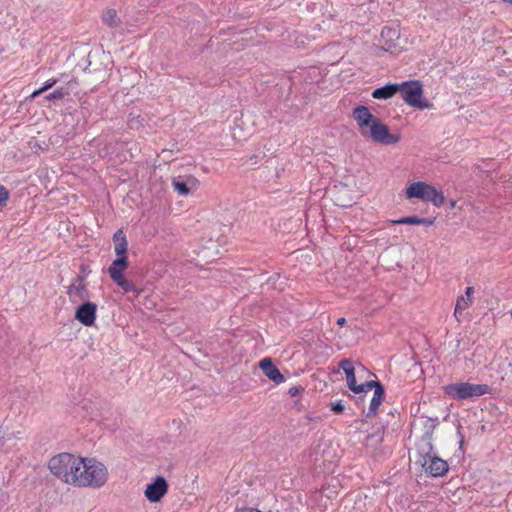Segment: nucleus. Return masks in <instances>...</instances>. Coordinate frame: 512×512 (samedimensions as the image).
I'll list each match as a JSON object with an SVG mask.
<instances>
[{
	"instance_id": "nucleus-27",
	"label": "nucleus",
	"mask_w": 512,
	"mask_h": 512,
	"mask_svg": "<svg viewBox=\"0 0 512 512\" xmlns=\"http://www.w3.org/2000/svg\"><path fill=\"white\" fill-rule=\"evenodd\" d=\"M173 185H174L175 190L179 194L187 195L189 193V188L187 187V185L185 183L174 181Z\"/></svg>"
},
{
	"instance_id": "nucleus-37",
	"label": "nucleus",
	"mask_w": 512,
	"mask_h": 512,
	"mask_svg": "<svg viewBox=\"0 0 512 512\" xmlns=\"http://www.w3.org/2000/svg\"><path fill=\"white\" fill-rule=\"evenodd\" d=\"M81 270H82V272H84L86 274L90 273L89 266H87V265H81Z\"/></svg>"
},
{
	"instance_id": "nucleus-17",
	"label": "nucleus",
	"mask_w": 512,
	"mask_h": 512,
	"mask_svg": "<svg viewBox=\"0 0 512 512\" xmlns=\"http://www.w3.org/2000/svg\"><path fill=\"white\" fill-rule=\"evenodd\" d=\"M399 31L395 28L384 27L381 31V37L385 40V50H390L395 46V41L399 39Z\"/></svg>"
},
{
	"instance_id": "nucleus-25",
	"label": "nucleus",
	"mask_w": 512,
	"mask_h": 512,
	"mask_svg": "<svg viewBox=\"0 0 512 512\" xmlns=\"http://www.w3.org/2000/svg\"><path fill=\"white\" fill-rule=\"evenodd\" d=\"M68 93L65 92L62 88L56 89L53 92L46 95V100L48 101H54V100H61L67 95Z\"/></svg>"
},
{
	"instance_id": "nucleus-31",
	"label": "nucleus",
	"mask_w": 512,
	"mask_h": 512,
	"mask_svg": "<svg viewBox=\"0 0 512 512\" xmlns=\"http://www.w3.org/2000/svg\"><path fill=\"white\" fill-rule=\"evenodd\" d=\"M436 218H419V225L432 226Z\"/></svg>"
},
{
	"instance_id": "nucleus-15",
	"label": "nucleus",
	"mask_w": 512,
	"mask_h": 512,
	"mask_svg": "<svg viewBox=\"0 0 512 512\" xmlns=\"http://www.w3.org/2000/svg\"><path fill=\"white\" fill-rule=\"evenodd\" d=\"M385 398V389L378 387L377 390L374 391L373 397L370 401L368 412L366 413V417L375 416L377 414L378 408L380 404L383 402Z\"/></svg>"
},
{
	"instance_id": "nucleus-28",
	"label": "nucleus",
	"mask_w": 512,
	"mask_h": 512,
	"mask_svg": "<svg viewBox=\"0 0 512 512\" xmlns=\"http://www.w3.org/2000/svg\"><path fill=\"white\" fill-rule=\"evenodd\" d=\"M12 434L8 433L6 429L0 426V448L5 446L6 440L11 439Z\"/></svg>"
},
{
	"instance_id": "nucleus-23",
	"label": "nucleus",
	"mask_w": 512,
	"mask_h": 512,
	"mask_svg": "<svg viewBox=\"0 0 512 512\" xmlns=\"http://www.w3.org/2000/svg\"><path fill=\"white\" fill-rule=\"evenodd\" d=\"M419 218L420 217L413 215V216L403 217L398 220H392L391 223L394 225H402V224L419 225Z\"/></svg>"
},
{
	"instance_id": "nucleus-33",
	"label": "nucleus",
	"mask_w": 512,
	"mask_h": 512,
	"mask_svg": "<svg viewBox=\"0 0 512 512\" xmlns=\"http://www.w3.org/2000/svg\"><path fill=\"white\" fill-rule=\"evenodd\" d=\"M457 434H458V436L460 438L459 447H460V449H462L463 445H464V435L461 432V427L460 426L457 428Z\"/></svg>"
},
{
	"instance_id": "nucleus-13",
	"label": "nucleus",
	"mask_w": 512,
	"mask_h": 512,
	"mask_svg": "<svg viewBox=\"0 0 512 512\" xmlns=\"http://www.w3.org/2000/svg\"><path fill=\"white\" fill-rule=\"evenodd\" d=\"M399 83H388L383 87L376 88L372 92V97L375 99H389L399 93Z\"/></svg>"
},
{
	"instance_id": "nucleus-36",
	"label": "nucleus",
	"mask_w": 512,
	"mask_h": 512,
	"mask_svg": "<svg viewBox=\"0 0 512 512\" xmlns=\"http://www.w3.org/2000/svg\"><path fill=\"white\" fill-rule=\"evenodd\" d=\"M42 93H44V92L42 91V89H41V88H39V89L35 90V91H34V92L29 96V99H30V100H34L36 97H38V96H39V95H41Z\"/></svg>"
},
{
	"instance_id": "nucleus-20",
	"label": "nucleus",
	"mask_w": 512,
	"mask_h": 512,
	"mask_svg": "<svg viewBox=\"0 0 512 512\" xmlns=\"http://www.w3.org/2000/svg\"><path fill=\"white\" fill-rule=\"evenodd\" d=\"M101 20L110 28H115L120 24L117 11L113 8L105 9L101 15Z\"/></svg>"
},
{
	"instance_id": "nucleus-45",
	"label": "nucleus",
	"mask_w": 512,
	"mask_h": 512,
	"mask_svg": "<svg viewBox=\"0 0 512 512\" xmlns=\"http://www.w3.org/2000/svg\"><path fill=\"white\" fill-rule=\"evenodd\" d=\"M509 4L512 6V2H511V3H509Z\"/></svg>"
},
{
	"instance_id": "nucleus-4",
	"label": "nucleus",
	"mask_w": 512,
	"mask_h": 512,
	"mask_svg": "<svg viewBox=\"0 0 512 512\" xmlns=\"http://www.w3.org/2000/svg\"><path fill=\"white\" fill-rule=\"evenodd\" d=\"M491 388L487 384H472L459 382L448 384L444 387L447 395L456 400L478 397L490 393Z\"/></svg>"
},
{
	"instance_id": "nucleus-12",
	"label": "nucleus",
	"mask_w": 512,
	"mask_h": 512,
	"mask_svg": "<svg viewBox=\"0 0 512 512\" xmlns=\"http://www.w3.org/2000/svg\"><path fill=\"white\" fill-rule=\"evenodd\" d=\"M259 367L263 371L264 375L276 384L284 382L285 378L280 370L273 363L271 358H263L259 362Z\"/></svg>"
},
{
	"instance_id": "nucleus-35",
	"label": "nucleus",
	"mask_w": 512,
	"mask_h": 512,
	"mask_svg": "<svg viewBox=\"0 0 512 512\" xmlns=\"http://www.w3.org/2000/svg\"><path fill=\"white\" fill-rule=\"evenodd\" d=\"M237 512H262V511L257 508L245 507V508L237 510Z\"/></svg>"
},
{
	"instance_id": "nucleus-39",
	"label": "nucleus",
	"mask_w": 512,
	"mask_h": 512,
	"mask_svg": "<svg viewBox=\"0 0 512 512\" xmlns=\"http://www.w3.org/2000/svg\"><path fill=\"white\" fill-rule=\"evenodd\" d=\"M281 170L283 171V168H281ZM274 173L275 177L278 178L280 176V169H278V167H274Z\"/></svg>"
},
{
	"instance_id": "nucleus-1",
	"label": "nucleus",
	"mask_w": 512,
	"mask_h": 512,
	"mask_svg": "<svg viewBox=\"0 0 512 512\" xmlns=\"http://www.w3.org/2000/svg\"><path fill=\"white\" fill-rule=\"evenodd\" d=\"M47 466L55 478L73 488L99 489L109 479L107 466L92 457L61 452L52 456Z\"/></svg>"
},
{
	"instance_id": "nucleus-7",
	"label": "nucleus",
	"mask_w": 512,
	"mask_h": 512,
	"mask_svg": "<svg viewBox=\"0 0 512 512\" xmlns=\"http://www.w3.org/2000/svg\"><path fill=\"white\" fill-rule=\"evenodd\" d=\"M367 136L371 137L374 142L384 145H393L400 140V136L391 134L388 127L379 118L375 119L373 124L370 125Z\"/></svg>"
},
{
	"instance_id": "nucleus-38",
	"label": "nucleus",
	"mask_w": 512,
	"mask_h": 512,
	"mask_svg": "<svg viewBox=\"0 0 512 512\" xmlns=\"http://www.w3.org/2000/svg\"><path fill=\"white\" fill-rule=\"evenodd\" d=\"M345 323H346V319H345V318H343V317H341V318H339V319L337 320V324H338L339 326H344V324H345Z\"/></svg>"
},
{
	"instance_id": "nucleus-43",
	"label": "nucleus",
	"mask_w": 512,
	"mask_h": 512,
	"mask_svg": "<svg viewBox=\"0 0 512 512\" xmlns=\"http://www.w3.org/2000/svg\"><path fill=\"white\" fill-rule=\"evenodd\" d=\"M204 173H208V170L205 167H202Z\"/></svg>"
},
{
	"instance_id": "nucleus-44",
	"label": "nucleus",
	"mask_w": 512,
	"mask_h": 512,
	"mask_svg": "<svg viewBox=\"0 0 512 512\" xmlns=\"http://www.w3.org/2000/svg\"><path fill=\"white\" fill-rule=\"evenodd\" d=\"M510 314H511V317H512V309H511V312H510Z\"/></svg>"
},
{
	"instance_id": "nucleus-18",
	"label": "nucleus",
	"mask_w": 512,
	"mask_h": 512,
	"mask_svg": "<svg viewBox=\"0 0 512 512\" xmlns=\"http://www.w3.org/2000/svg\"><path fill=\"white\" fill-rule=\"evenodd\" d=\"M424 201L432 202L435 206L440 207L445 200L444 194L437 190L434 186L428 185Z\"/></svg>"
},
{
	"instance_id": "nucleus-10",
	"label": "nucleus",
	"mask_w": 512,
	"mask_h": 512,
	"mask_svg": "<svg viewBox=\"0 0 512 512\" xmlns=\"http://www.w3.org/2000/svg\"><path fill=\"white\" fill-rule=\"evenodd\" d=\"M353 118L360 127L361 134L367 136L368 128L373 124L375 117L366 106L360 105L353 110Z\"/></svg>"
},
{
	"instance_id": "nucleus-22",
	"label": "nucleus",
	"mask_w": 512,
	"mask_h": 512,
	"mask_svg": "<svg viewBox=\"0 0 512 512\" xmlns=\"http://www.w3.org/2000/svg\"><path fill=\"white\" fill-rule=\"evenodd\" d=\"M348 387L355 394H359V396L355 398L356 399V403H360L361 401L364 400V398H365L367 393L365 391L363 383L362 384H357V382H355L353 385H350Z\"/></svg>"
},
{
	"instance_id": "nucleus-16",
	"label": "nucleus",
	"mask_w": 512,
	"mask_h": 512,
	"mask_svg": "<svg viewBox=\"0 0 512 512\" xmlns=\"http://www.w3.org/2000/svg\"><path fill=\"white\" fill-rule=\"evenodd\" d=\"M428 185L429 184L422 181L412 183L406 190L407 197L418 198L423 200L425 198Z\"/></svg>"
},
{
	"instance_id": "nucleus-34",
	"label": "nucleus",
	"mask_w": 512,
	"mask_h": 512,
	"mask_svg": "<svg viewBox=\"0 0 512 512\" xmlns=\"http://www.w3.org/2000/svg\"><path fill=\"white\" fill-rule=\"evenodd\" d=\"M473 293H474V288L472 286L467 287L466 291H465V294H466L465 299H471L472 300Z\"/></svg>"
},
{
	"instance_id": "nucleus-24",
	"label": "nucleus",
	"mask_w": 512,
	"mask_h": 512,
	"mask_svg": "<svg viewBox=\"0 0 512 512\" xmlns=\"http://www.w3.org/2000/svg\"><path fill=\"white\" fill-rule=\"evenodd\" d=\"M10 194L5 186L0 184V211H2L9 200Z\"/></svg>"
},
{
	"instance_id": "nucleus-14",
	"label": "nucleus",
	"mask_w": 512,
	"mask_h": 512,
	"mask_svg": "<svg viewBox=\"0 0 512 512\" xmlns=\"http://www.w3.org/2000/svg\"><path fill=\"white\" fill-rule=\"evenodd\" d=\"M114 251L117 257H127L128 242L123 230H117L113 235Z\"/></svg>"
},
{
	"instance_id": "nucleus-42",
	"label": "nucleus",
	"mask_w": 512,
	"mask_h": 512,
	"mask_svg": "<svg viewBox=\"0 0 512 512\" xmlns=\"http://www.w3.org/2000/svg\"><path fill=\"white\" fill-rule=\"evenodd\" d=\"M502 1H503L504 3H508V4L512 2V0H502Z\"/></svg>"
},
{
	"instance_id": "nucleus-5",
	"label": "nucleus",
	"mask_w": 512,
	"mask_h": 512,
	"mask_svg": "<svg viewBox=\"0 0 512 512\" xmlns=\"http://www.w3.org/2000/svg\"><path fill=\"white\" fill-rule=\"evenodd\" d=\"M399 87V93L408 105L421 110L432 106L428 101L422 100L423 86L419 80L404 81Z\"/></svg>"
},
{
	"instance_id": "nucleus-11",
	"label": "nucleus",
	"mask_w": 512,
	"mask_h": 512,
	"mask_svg": "<svg viewBox=\"0 0 512 512\" xmlns=\"http://www.w3.org/2000/svg\"><path fill=\"white\" fill-rule=\"evenodd\" d=\"M67 295L72 302L83 301L88 298V290L84 277L77 276L67 288Z\"/></svg>"
},
{
	"instance_id": "nucleus-19",
	"label": "nucleus",
	"mask_w": 512,
	"mask_h": 512,
	"mask_svg": "<svg viewBox=\"0 0 512 512\" xmlns=\"http://www.w3.org/2000/svg\"><path fill=\"white\" fill-rule=\"evenodd\" d=\"M339 367L346 374L347 385L348 386L353 385L356 382V377H355V368L353 366L352 361L347 358L342 359L339 363Z\"/></svg>"
},
{
	"instance_id": "nucleus-3",
	"label": "nucleus",
	"mask_w": 512,
	"mask_h": 512,
	"mask_svg": "<svg viewBox=\"0 0 512 512\" xmlns=\"http://www.w3.org/2000/svg\"><path fill=\"white\" fill-rule=\"evenodd\" d=\"M437 426V420L427 418L424 421V433L416 443L415 463L420 465L423 471L432 477H442L448 470V463L437 456L433 446V433Z\"/></svg>"
},
{
	"instance_id": "nucleus-21",
	"label": "nucleus",
	"mask_w": 512,
	"mask_h": 512,
	"mask_svg": "<svg viewBox=\"0 0 512 512\" xmlns=\"http://www.w3.org/2000/svg\"><path fill=\"white\" fill-rule=\"evenodd\" d=\"M471 303V299H465L464 296H459L456 301L454 316L458 319V315L467 309Z\"/></svg>"
},
{
	"instance_id": "nucleus-6",
	"label": "nucleus",
	"mask_w": 512,
	"mask_h": 512,
	"mask_svg": "<svg viewBox=\"0 0 512 512\" xmlns=\"http://www.w3.org/2000/svg\"><path fill=\"white\" fill-rule=\"evenodd\" d=\"M129 266L128 257H117L108 268L111 279L125 293L136 291V286L130 280L126 279L124 272Z\"/></svg>"
},
{
	"instance_id": "nucleus-30",
	"label": "nucleus",
	"mask_w": 512,
	"mask_h": 512,
	"mask_svg": "<svg viewBox=\"0 0 512 512\" xmlns=\"http://www.w3.org/2000/svg\"><path fill=\"white\" fill-rule=\"evenodd\" d=\"M57 79L55 78H51V79H48L42 87H40L42 89L43 92L49 90L50 88H52L56 83H57Z\"/></svg>"
},
{
	"instance_id": "nucleus-8",
	"label": "nucleus",
	"mask_w": 512,
	"mask_h": 512,
	"mask_svg": "<svg viewBox=\"0 0 512 512\" xmlns=\"http://www.w3.org/2000/svg\"><path fill=\"white\" fill-rule=\"evenodd\" d=\"M169 485L163 476H157L153 482L146 486L144 495L150 503L160 502L167 494Z\"/></svg>"
},
{
	"instance_id": "nucleus-32",
	"label": "nucleus",
	"mask_w": 512,
	"mask_h": 512,
	"mask_svg": "<svg viewBox=\"0 0 512 512\" xmlns=\"http://www.w3.org/2000/svg\"><path fill=\"white\" fill-rule=\"evenodd\" d=\"M301 391H303V388L302 387H297V386H294V387H291L289 389V394L294 397V396H297L301 393Z\"/></svg>"
},
{
	"instance_id": "nucleus-9",
	"label": "nucleus",
	"mask_w": 512,
	"mask_h": 512,
	"mask_svg": "<svg viewBox=\"0 0 512 512\" xmlns=\"http://www.w3.org/2000/svg\"><path fill=\"white\" fill-rule=\"evenodd\" d=\"M74 317L86 327L93 326L97 317V305L89 301L83 303L76 309Z\"/></svg>"
},
{
	"instance_id": "nucleus-26",
	"label": "nucleus",
	"mask_w": 512,
	"mask_h": 512,
	"mask_svg": "<svg viewBox=\"0 0 512 512\" xmlns=\"http://www.w3.org/2000/svg\"><path fill=\"white\" fill-rule=\"evenodd\" d=\"M366 393L371 391L372 389L377 390L378 387L384 388V386L377 380H370L363 383Z\"/></svg>"
},
{
	"instance_id": "nucleus-40",
	"label": "nucleus",
	"mask_w": 512,
	"mask_h": 512,
	"mask_svg": "<svg viewBox=\"0 0 512 512\" xmlns=\"http://www.w3.org/2000/svg\"><path fill=\"white\" fill-rule=\"evenodd\" d=\"M455 205H456V201H455V200H450V201H449V207H450V209L455 208Z\"/></svg>"
},
{
	"instance_id": "nucleus-2",
	"label": "nucleus",
	"mask_w": 512,
	"mask_h": 512,
	"mask_svg": "<svg viewBox=\"0 0 512 512\" xmlns=\"http://www.w3.org/2000/svg\"><path fill=\"white\" fill-rule=\"evenodd\" d=\"M222 225L212 212H199L194 222V266L200 267L214 262L220 247L227 244V237L221 232Z\"/></svg>"
},
{
	"instance_id": "nucleus-41",
	"label": "nucleus",
	"mask_w": 512,
	"mask_h": 512,
	"mask_svg": "<svg viewBox=\"0 0 512 512\" xmlns=\"http://www.w3.org/2000/svg\"><path fill=\"white\" fill-rule=\"evenodd\" d=\"M199 184V180H197L196 178H194V182H193V185H194V190L196 189V186Z\"/></svg>"
},
{
	"instance_id": "nucleus-29",
	"label": "nucleus",
	"mask_w": 512,
	"mask_h": 512,
	"mask_svg": "<svg viewBox=\"0 0 512 512\" xmlns=\"http://www.w3.org/2000/svg\"><path fill=\"white\" fill-rule=\"evenodd\" d=\"M344 409L345 405L341 400L331 404V410L336 414L342 413Z\"/></svg>"
}]
</instances>
